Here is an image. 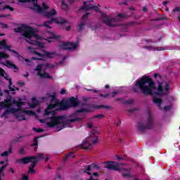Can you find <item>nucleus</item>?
Returning a JSON list of instances; mask_svg holds the SVG:
<instances>
[{
  "label": "nucleus",
  "mask_w": 180,
  "mask_h": 180,
  "mask_svg": "<svg viewBox=\"0 0 180 180\" xmlns=\"http://www.w3.org/2000/svg\"><path fill=\"white\" fill-rule=\"evenodd\" d=\"M40 160H44V154L38 153L36 156H28L16 160L18 164L26 165L31 162L29 168H34Z\"/></svg>",
  "instance_id": "3"
},
{
  "label": "nucleus",
  "mask_w": 180,
  "mask_h": 180,
  "mask_svg": "<svg viewBox=\"0 0 180 180\" xmlns=\"http://www.w3.org/2000/svg\"><path fill=\"white\" fill-rule=\"evenodd\" d=\"M32 53L35 54V56H38V57H41L42 58H44V53L41 54L36 51H32Z\"/></svg>",
  "instance_id": "39"
},
{
  "label": "nucleus",
  "mask_w": 180,
  "mask_h": 180,
  "mask_svg": "<svg viewBox=\"0 0 180 180\" xmlns=\"http://www.w3.org/2000/svg\"><path fill=\"white\" fill-rule=\"evenodd\" d=\"M36 106H37V103H30V108H31V109H34V108H36Z\"/></svg>",
  "instance_id": "57"
},
{
  "label": "nucleus",
  "mask_w": 180,
  "mask_h": 180,
  "mask_svg": "<svg viewBox=\"0 0 180 180\" xmlns=\"http://www.w3.org/2000/svg\"><path fill=\"white\" fill-rule=\"evenodd\" d=\"M83 6L82 7V9L84 11H91V9H94V5L93 4H89L86 5V1L83 2Z\"/></svg>",
  "instance_id": "21"
},
{
  "label": "nucleus",
  "mask_w": 180,
  "mask_h": 180,
  "mask_svg": "<svg viewBox=\"0 0 180 180\" xmlns=\"http://www.w3.org/2000/svg\"><path fill=\"white\" fill-rule=\"evenodd\" d=\"M157 90V92H155V95H158V96L165 95L166 92H169V84L166 82L164 88L162 82H159Z\"/></svg>",
  "instance_id": "12"
},
{
  "label": "nucleus",
  "mask_w": 180,
  "mask_h": 180,
  "mask_svg": "<svg viewBox=\"0 0 180 180\" xmlns=\"http://www.w3.org/2000/svg\"><path fill=\"white\" fill-rule=\"evenodd\" d=\"M62 50H75L78 47V44L74 42H63L60 46Z\"/></svg>",
  "instance_id": "15"
},
{
  "label": "nucleus",
  "mask_w": 180,
  "mask_h": 180,
  "mask_svg": "<svg viewBox=\"0 0 180 180\" xmlns=\"http://www.w3.org/2000/svg\"><path fill=\"white\" fill-rule=\"evenodd\" d=\"M61 8L63 9V11H68V4H65V1L64 0H62Z\"/></svg>",
  "instance_id": "30"
},
{
  "label": "nucleus",
  "mask_w": 180,
  "mask_h": 180,
  "mask_svg": "<svg viewBox=\"0 0 180 180\" xmlns=\"http://www.w3.org/2000/svg\"><path fill=\"white\" fill-rule=\"evenodd\" d=\"M44 57H47L48 58H54V56H56V52L44 51Z\"/></svg>",
  "instance_id": "26"
},
{
  "label": "nucleus",
  "mask_w": 180,
  "mask_h": 180,
  "mask_svg": "<svg viewBox=\"0 0 180 180\" xmlns=\"http://www.w3.org/2000/svg\"><path fill=\"white\" fill-rule=\"evenodd\" d=\"M48 96L49 98H51L50 101L51 103H56V102H60L57 101V94L56 92H53L52 95L48 94Z\"/></svg>",
  "instance_id": "20"
},
{
  "label": "nucleus",
  "mask_w": 180,
  "mask_h": 180,
  "mask_svg": "<svg viewBox=\"0 0 180 180\" xmlns=\"http://www.w3.org/2000/svg\"><path fill=\"white\" fill-rule=\"evenodd\" d=\"M103 117H105L103 114L96 115H94L93 117L90 118V120H92V119H103Z\"/></svg>",
  "instance_id": "35"
},
{
  "label": "nucleus",
  "mask_w": 180,
  "mask_h": 180,
  "mask_svg": "<svg viewBox=\"0 0 180 180\" xmlns=\"http://www.w3.org/2000/svg\"><path fill=\"white\" fill-rule=\"evenodd\" d=\"M98 143V136L95 135V132H91L90 136L83 141L82 143L79 145V148H84V150H89L92 148V145Z\"/></svg>",
  "instance_id": "4"
},
{
  "label": "nucleus",
  "mask_w": 180,
  "mask_h": 180,
  "mask_svg": "<svg viewBox=\"0 0 180 180\" xmlns=\"http://www.w3.org/2000/svg\"><path fill=\"white\" fill-rule=\"evenodd\" d=\"M2 58H9V55L5 53L4 52H0V60Z\"/></svg>",
  "instance_id": "37"
},
{
  "label": "nucleus",
  "mask_w": 180,
  "mask_h": 180,
  "mask_svg": "<svg viewBox=\"0 0 180 180\" xmlns=\"http://www.w3.org/2000/svg\"><path fill=\"white\" fill-rule=\"evenodd\" d=\"M32 130L36 133H43V131H44V129L36 127H34Z\"/></svg>",
  "instance_id": "41"
},
{
  "label": "nucleus",
  "mask_w": 180,
  "mask_h": 180,
  "mask_svg": "<svg viewBox=\"0 0 180 180\" xmlns=\"http://www.w3.org/2000/svg\"><path fill=\"white\" fill-rule=\"evenodd\" d=\"M18 1L21 4L32 2L33 6L30 7V9H31V11H34V12H38L39 13H41L43 11V8H41V7H40V6L37 4V2L39 1V0H18Z\"/></svg>",
  "instance_id": "13"
},
{
  "label": "nucleus",
  "mask_w": 180,
  "mask_h": 180,
  "mask_svg": "<svg viewBox=\"0 0 180 180\" xmlns=\"http://www.w3.org/2000/svg\"><path fill=\"white\" fill-rule=\"evenodd\" d=\"M122 176H123V178H131V174L130 173H122Z\"/></svg>",
  "instance_id": "46"
},
{
  "label": "nucleus",
  "mask_w": 180,
  "mask_h": 180,
  "mask_svg": "<svg viewBox=\"0 0 180 180\" xmlns=\"http://www.w3.org/2000/svg\"><path fill=\"white\" fill-rule=\"evenodd\" d=\"M134 25H140V23L134 21H131L129 22H127V24H124V26L126 27H131V26H134Z\"/></svg>",
  "instance_id": "29"
},
{
  "label": "nucleus",
  "mask_w": 180,
  "mask_h": 180,
  "mask_svg": "<svg viewBox=\"0 0 180 180\" xmlns=\"http://www.w3.org/2000/svg\"><path fill=\"white\" fill-rule=\"evenodd\" d=\"M28 174H36V170H34V169L29 168Z\"/></svg>",
  "instance_id": "49"
},
{
  "label": "nucleus",
  "mask_w": 180,
  "mask_h": 180,
  "mask_svg": "<svg viewBox=\"0 0 180 180\" xmlns=\"http://www.w3.org/2000/svg\"><path fill=\"white\" fill-rule=\"evenodd\" d=\"M51 34H52V36L50 37V39H55L56 40L61 39L60 35H55L54 34H53V32H51Z\"/></svg>",
  "instance_id": "40"
},
{
  "label": "nucleus",
  "mask_w": 180,
  "mask_h": 180,
  "mask_svg": "<svg viewBox=\"0 0 180 180\" xmlns=\"http://www.w3.org/2000/svg\"><path fill=\"white\" fill-rule=\"evenodd\" d=\"M173 12H180V7H176L174 10Z\"/></svg>",
  "instance_id": "63"
},
{
  "label": "nucleus",
  "mask_w": 180,
  "mask_h": 180,
  "mask_svg": "<svg viewBox=\"0 0 180 180\" xmlns=\"http://www.w3.org/2000/svg\"><path fill=\"white\" fill-rule=\"evenodd\" d=\"M22 180H29V176L27 175H22Z\"/></svg>",
  "instance_id": "64"
},
{
  "label": "nucleus",
  "mask_w": 180,
  "mask_h": 180,
  "mask_svg": "<svg viewBox=\"0 0 180 180\" xmlns=\"http://www.w3.org/2000/svg\"><path fill=\"white\" fill-rule=\"evenodd\" d=\"M91 108L93 109H110V106L105 105H92Z\"/></svg>",
  "instance_id": "24"
},
{
  "label": "nucleus",
  "mask_w": 180,
  "mask_h": 180,
  "mask_svg": "<svg viewBox=\"0 0 180 180\" xmlns=\"http://www.w3.org/2000/svg\"><path fill=\"white\" fill-rule=\"evenodd\" d=\"M67 94V90L62 89L60 91V95H65Z\"/></svg>",
  "instance_id": "61"
},
{
  "label": "nucleus",
  "mask_w": 180,
  "mask_h": 180,
  "mask_svg": "<svg viewBox=\"0 0 180 180\" xmlns=\"http://www.w3.org/2000/svg\"><path fill=\"white\" fill-rule=\"evenodd\" d=\"M55 65L51 63H41L37 65L34 71H47V70H53Z\"/></svg>",
  "instance_id": "14"
},
{
  "label": "nucleus",
  "mask_w": 180,
  "mask_h": 180,
  "mask_svg": "<svg viewBox=\"0 0 180 180\" xmlns=\"http://www.w3.org/2000/svg\"><path fill=\"white\" fill-rule=\"evenodd\" d=\"M100 96L101 98H108L109 97V94H100Z\"/></svg>",
  "instance_id": "60"
},
{
  "label": "nucleus",
  "mask_w": 180,
  "mask_h": 180,
  "mask_svg": "<svg viewBox=\"0 0 180 180\" xmlns=\"http://www.w3.org/2000/svg\"><path fill=\"white\" fill-rule=\"evenodd\" d=\"M4 10L5 9H8L9 11H11V12H13V11H15V8H13V7H11V6L9 5H6L4 8Z\"/></svg>",
  "instance_id": "44"
},
{
  "label": "nucleus",
  "mask_w": 180,
  "mask_h": 180,
  "mask_svg": "<svg viewBox=\"0 0 180 180\" xmlns=\"http://www.w3.org/2000/svg\"><path fill=\"white\" fill-rule=\"evenodd\" d=\"M1 157H8L9 155V153L8 151H4L0 154Z\"/></svg>",
  "instance_id": "48"
},
{
  "label": "nucleus",
  "mask_w": 180,
  "mask_h": 180,
  "mask_svg": "<svg viewBox=\"0 0 180 180\" xmlns=\"http://www.w3.org/2000/svg\"><path fill=\"white\" fill-rule=\"evenodd\" d=\"M55 23L57 25H64V23H67V20L63 18H55Z\"/></svg>",
  "instance_id": "27"
},
{
  "label": "nucleus",
  "mask_w": 180,
  "mask_h": 180,
  "mask_svg": "<svg viewBox=\"0 0 180 180\" xmlns=\"http://www.w3.org/2000/svg\"><path fill=\"white\" fill-rule=\"evenodd\" d=\"M8 154H12V153H13V146H12V145L8 148Z\"/></svg>",
  "instance_id": "51"
},
{
  "label": "nucleus",
  "mask_w": 180,
  "mask_h": 180,
  "mask_svg": "<svg viewBox=\"0 0 180 180\" xmlns=\"http://www.w3.org/2000/svg\"><path fill=\"white\" fill-rule=\"evenodd\" d=\"M15 117L16 119H18V120H20V122H22V120H26V117H25V116L20 114H16Z\"/></svg>",
  "instance_id": "34"
},
{
  "label": "nucleus",
  "mask_w": 180,
  "mask_h": 180,
  "mask_svg": "<svg viewBox=\"0 0 180 180\" xmlns=\"http://www.w3.org/2000/svg\"><path fill=\"white\" fill-rule=\"evenodd\" d=\"M13 31L15 33H22V32H23L22 33V37H25L24 39L27 43H29L30 44H38L39 47H41V42L34 41L32 40V37H35V39H40V36L36 34V31L33 27L29 25H22L20 27L14 28Z\"/></svg>",
  "instance_id": "2"
},
{
  "label": "nucleus",
  "mask_w": 180,
  "mask_h": 180,
  "mask_svg": "<svg viewBox=\"0 0 180 180\" xmlns=\"http://www.w3.org/2000/svg\"><path fill=\"white\" fill-rule=\"evenodd\" d=\"M37 71V75H38V77H40V78H46L47 79H53V77L50 76L49 75V73H47L45 71H43V70H36ZM41 71H43L44 74L41 73Z\"/></svg>",
  "instance_id": "16"
},
{
  "label": "nucleus",
  "mask_w": 180,
  "mask_h": 180,
  "mask_svg": "<svg viewBox=\"0 0 180 180\" xmlns=\"http://www.w3.org/2000/svg\"><path fill=\"white\" fill-rule=\"evenodd\" d=\"M84 112H91V110L88 109V108H81L77 110H76L75 112H74L72 114L70 115H63V116H66V119H65V123H75V122H79V120H82V118L81 117H77L75 118V117L77 116V114L78 113H84Z\"/></svg>",
  "instance_id": "6"
},
{
  "label": "nucleus",
  "mask_w": 180,
  "mask_h": 180,
  "mask_svg": "<svg viewBox=\"0 0 180 180\" xmlns=\"http://www.w3.org/2000/svg\"><path fill=\"white\" fill-rule=\"evenodd\" d=\"M6 167H8V165H4L1 167H0V173L3 172V171H5Z\"/></svg>",
  "instance_id": "50"
},
{
  "label": "nucleus",
  "mask_w": 180,
  "mask_h": 180,
  "mask_svg": "<svg viewBox=\"0 0 180 180\" xmlns=\"http://www.w3.org/2000/svg\"><path fill=\"white\" fill-rule=\"evenodd\" d=\"M60 103H61V101L56 102L54 104L50 103L49 105H48L46 109L44 110L45 116H48L49 115H51L52 116H55L56 115V111L51 110L52 109H56V108H57V106L59 107V108H56L57 111L64 110L61 108V105H60Z\"/></svg>",
  "instance_id": "10"
},
{
  "label": "nucleus",
  "mask_w": 180,
  "mask_h": 180,
  "mask_svg": "<svg viewBox=\"0 0 180 180\" xmlns=\"http://www.w3.org/2000/svg\"><path fill=\"white\" fill-rule=\"evenodd\" d=\"M18 109L11 108L9 106V105H8L7 107H6V110L3 113V115L6 116L8 113H15V112H18Z\"/></svg>",
  "instance_id": "17"
},
{
  "label": "nucleus",
  "mask_w": 180,
  "mask_h": 180,
  "mask_svg": "<svg viewBox=\"0 0 180 180\" xmlns=\"http://www.w3.org/2000/svg\"><path fill=\"white\" fill-rule=\"evenodd\" d=\"M24 137H27V136H20L19 137L15 138V139H14V141H20L19 139H23Z\"/></svg>",
  "instance_id": "54"
},
{
  "label": "nucleus",
  "mask_w": 180,
  "mask_h": 180,
  "mask_svg": "<svg viewBox=\"0 0 180 180\" xmlns=\"http://www.w3.org/2000/svg\"><path fill=\"white\" fill-rule=\"evenodd\" d=\"M122 18V19H126L127 18V15L122 13H119L117 17L110 18V17H105L103 20V22L107 25V26H109L110 27H115L117 26V22H119V18Z\"/></svg>",
  "instance_id": "9"
},
{
  "label": "nucleus",
  "mask_w": 180,
  "mask_h": 180,
  "mask_svg": "<svg viewBox=\"0 0 180 180\" xmlns=\"http://www.w3.org/2000/svg\"><path fill=\"white\" fill-rule=\"evenodd\" d=\"M15 103L16 104V106L18 108V109H20L22 105H25V102L23 101H15Z\"/></svg>",
  "instance_id": "38"
},
{
  "label": "nucleus",
  "mask_w": 180,
  "mask_h": 180,
  "mask_svg": "<svg viewBox=\"0 0 180 180\" xmlns=\"http://www.w3.org/2000/svg\"><path fill=\"white\" fill-rule=\"evenodd\" d=\"M143 49H146V50H158V51H161V48H157L155 49V47L154 46H143Z\"/></svg>",
  "instance_id": "32"
},
{
  "label": "nucleus",
  "mask_w": 180,
  "mask_h": 180,
  "mask_svg": "<svg viewBox=\"0 0 180 180\" xmlns=\"http://www.w3.org/2000/svg\"><path fill=\"white\" fill-rule=\"evenodd\" d=\"M89 15V13H86L84 15H82V19H83V20L86 19Z\"/></svg>",
  "instance_id": "59"
},
{
  "label": "nucleus",
  "mask_w": 180,
  "mask_h": 180,
  "mask_svg": "<svg viewBox=\"0 0 180 180\" xmlns=\"http://www.w3.org/2000/svg\"><path fill=\"white\" fill-rule=\"evenodd\" d=\"M164 110H165V112H167V110H169L171 109V105H166L164 107Z\"/></svg>",
  "instance_id": "58"
},
{
  "label": "nucleus",
  "mask_w": 180,
  "mask_h": 180,
  "mask_svg": "<svg viewBox=\"0 0 180 180\" xmlns=\"http://www.w3.org/2000/svg\"><path fill=\"white\" fill-rule=\"evenodd\" d=\"M5 46H6V41L5 40L0 41V47H1V49H4Z\"/></svg>",
  "instance_id": "47"
},
{
  "label": "nucleus",
  "mask_w": 180,
  "mask_h": 180,
  "mask_svg": "<svg viewBox=\"0 0 180 180\" xmlns=\"http://www.w3.org/2000/svg\"><path fill=\"white\" fill-rule=\"evenodd\" d=\"M85 169L84 170V174H87L88 175L92 176V173L89 172L91 171V166L90 165H86L85 166Z\"/></svg>",
  "instance_id": "31"
},
{
  "label": "nucleus",
  "mask_w": 180,
  "mask_h": 180,
  "mask_svg": "<svg viewBox=\"0 0 180 180\" xmlns=\"http://www.w3.org/2000/svg\"><path fill=\"white\" fill-rule=\"evenodd\" d=\"M11 102V99L7 98L5 102L2 101L0 103V109H6V108H8V103Z\"/></svg>",
  "instance_id": "25"
},
{
  "label": "nucleus",
  "mask_w": 180,
  "mask_h": 180,
  "mask_svg": "<svg viewBox=\"0 0 180 180\" xmlns=\"http://www.w3.org/2000/svg\"><path fill=\"white\" fill-rule=\"evenodd\" d=\"M25 113H26V115H28L29 116H34L36 115V112L32 110H25Z\"/></svg>",
  "instance_id": "42"
},
{
  "label": "nucleus",
  "mask_w": 180,
  "mask_h": 180,
  "mask_svg": "<svg viewBox=\"0 0 180 180\" xmlns=\"http://www.w3.org/2000/svg\"><path fill=\"white\" fill-rule=\"evenodd\" d=\"M53 22H56V18H52L49 20L44 21V26H45V27H48V29H51L50 25H52Z\"/></svg>",
  "instance_id": "22"
},
{
  "label": "nucleus",
  "mask_w": 180,
  "mask_h": 180,
  "mask_svg": "<svg viewBox=\"0 0 180 180\" xmlns=\"http://www.w3.org/2000/svg\"><path fill=\"white\" fill-rule=\"evenodd\" d=\"M123 165V164L116 163V162L110 161L105 162V168L107 169H112V171H130V169L126 167H119V165Z\"/></svg>",
  "instance_id": "11"
},
{
  "label": "nucleus",
  "mask_w": 180,
  "mask_h": 180,
  "mask_svg": "<svg viewBox=\"0 0 180 180\" xmlns=\"http://www.w3.org/2000/svg\"><path fill=\"white\" fill-rule=\"evenodd\" d=\"M39 138H37V137H35L34 139V143L32 144V146H37V144H38V139Z\"/></svg>",
  "instance_id": "55"
},
{
  "label": "nucleus",
  "mask_w": 180,
  "mask_h": 180,
  "mask_svg": "<svg viewBox=\"0 0 180 180\" xmlns=\"http://www.w3.org/2000/svg\"><path fill=\"white\" fill-rule=\"evenodd\" d=\"M156 88L155 83L150 76H143L135 81L132 91L135 94H140L141 91L143 95H153V91Z\"/></svg>",
  "instance_id": "1"
},
{
  "label": "nucleus",
  "mask_w": 180,
  "mask_h": 180,
  "mask_svg": "<svg viewBox=\"0 0 180 180\" xmlns=\"http://www.w3.org/2000/svg\"><path fill=\"white\" fill-rule=\"evenodd\" d=\"M8 83H9V84H8V88L9 91H11V92H15V89L12 87V85H13V83L12 82V79H10L8 80Z\"/></svg>",
  "instance_id": "33"
},
{
  "label": "nucleus",
  "mask_w": 180,
  "mask_h": 180,
  "mask_svg": "<svg viewBox=\"0 0 180 180\" xmlns=\"http://www.w3.org/2000/svg\"><path fill=\"white\" fill-rule=\"evenodd\" d=\"M153 103H155V105H157L158 109H160V110H162V108H161V105H162V99L158 98L157 97H154Z\"/></svg>",
  "instance_id": "18"
},
{
  "label": "nucleus",
  "mask_w": 180,
  "mask_h": 180,
  "mask_svg": "<svg viewBox=\"0 0 180 180\" xmlns=\"http://www.w3.org/2000/svg\"><path fill=\"white\" fill-rule=\"evenodd\" d=\"M65 119H67V116L65 115H59V116H54L52 115L50 117V122H47L46 124L48 127L53 129L55 126H58V124H63L65 122Z\"/></svg>",
  "instance_id": "8"
},
{
  "label": "nucleus",
  "mask_w": 180,
  "mask_h": 180,
  "mask_svg": "<svg viewBox=\"0 0 180 180\" xmlns=\"http://www.w3.org/2000/svg\"><path fill=\"white\" fill-rule=\"evenodd\" d=\"M90 166V168H94V169H96V171H99V167L98 165L95 164V163H93L91 164Z\"/></svg>",
  "instance_id": "43"
},
{
  "label": "nucleus",
  "mask_w": 180,
  "mask_h": 180,
  "mask_svg": "<svg viewBox=\"0 0 180 180\" xmlns=\"http://www.w3.org/2000/svg\"><path fill=\"white\" fill-rule=\"evenodd\" d=\"M59 105H60L61 108L63 109V110H68L70 108H77V106H79V105H81V101H77L75 97H71L66 101H61Z\"/></svg>",
  "instance_id": "7"
},
{
  "label": "nucleus",
  "mask_w": 180,
  "mask_h": 180,
  "mask_svg": "<svg viewBox=\"0 0 180 180\" xmlns=\"http://www.w3.org/2000/svg\"><path fill=\"white\" fill-rule=\"evenodd\" d=\"M133 102H134V101H133L132 99H129V100H127V101H124L123 103L124 105H131V103H133Z\"/></svg>",
  "instance_id": "45"
},
{
  "label": "nucleus",
  "mask_w": 180,
  "mask_h": 180,
  "mask_svg": "<svg viewBox=\"0 0 180 180\" xmlns=\"http://www.w3.org/2000/svg\"><path fill=\"white\" fill-rule=\"evenodd\" d=\"M84 26H85V23L82 22L78 25V32L79 33H81V32H82V30H84Z\"/></svg>",
  "instance_id": "36"
},
{
  "label": "nucleus",
  "mask_w": 180,
  "mask_h": 180,
  "mask_svg": "<svg viewBox=\"0 0 180 180\" xmlns=\"http://www.w3.org/2000/svg\"><path fill=\"white\" fill-rule=\"evenodd\" d=\"M69 157H72V158H75V155H74V153L70 152L68 153L64 158H63V161L65 162L67 160H68Z\"/></svg>",
  "instance_id": "28"
},
{
  "label": "nucleus",
  "mask_w": 180,
  "mask_h": 180,
  "mask_svg": "<svg viewBox=\"0 0 180 180\" xmlns=\"http://www.w3.org/2000/svg\"><path fill=\"white\" fill-rule=\"evenodd\" d=\"M6 67H8V68H12L13 70H18V66L16 65L13 64L12 62L10 60H6V64H4Z\"/></svg>",
  "instance_id": "23"
},
{
  "label": "nucleus",
  "mask_w": 180,
  "mask_h": 180,
  "mask_svg": "<svg viewBox=\"0 0 180 180\" xmlns=\"http://www.w3.org/2000/svg\"><path fill=\"white\" fill-rule=\"evenodd\" d=\"M0 75L1 77H5V70L1 68H0Z\"/></svg>",
  "instance_id": "52"
},
{
  "label": "nucleus",
  "mask_w": 180,
  "mask_h": 180,
  "mask_svg": "<svg viewBox=\"0 0 180 180\" xmlns=\"http://www.w3.org/2000/svg\"><path fill=\"white\" fill-rule=\"evenodd\" d=\"M42 6H43V9H44L45 11H47V9H49V6H47L46 3L44 2L42 3Z\"/></svg>",
  "instance_id": "56"
},
{
  "label": "nucleus",
  "mask_w": 180,
  "mask_h": 180,
  "mask_svg": "<svg viewBox=\"0 0 180 180\" xmlns=\"http://www.w3.org/2000/svg\"><path fill=\"white\" fill-rule=\"evenodd\" d=\"M19 154H25V148H21L20 149Z\"/></svg>",
  "instance_id": "62"
},
{
  "label": "nucleus",
  "mask_w": 180,
  "mask_h": 180,
  "mask_svg": "<svg viewBox=\"0 0 180 180\" xmlns=\"http://www.w3.org/2000/svg\"><path fill=\"white\" fill-rule=\"evenodd\" d=\"M56 14H57V11L54 8H52L51 11L44 12V15L46 18H51L53 16H56Z\"/></svg>",
  "instance_id": "19"
},
{
  "label": "nucleus",
  "mask_w": 180,
  "mask_h": 180,
  "mask_svg": "<svg viewBox=\"0 0 180 180\" xmlns=\"http://www.w3.org/2000/svg\"><path fill=\"white\" fill-rule=\"evenodd\" d=\"M31 60H37V61H41V60H43V58H37V57L33 56L31 58Z\"/></svg>",
  "instance_id": "53"
},
{
  "label": "nucleus",
  "mask_w": 180,
  "mask_h": 180,
  "mask_svg": "<svg viewBox=\"0 0 180 180\" xmlns=\"http://www.w3.org/2000/svg\"><path fill=\"white\" fill-rule=\"evenodd\" d=\"M154 129V120L153 119V114L151 110H148V122L145 125L144 124H138V131L139 133H144L146 130Z\"/></svg>",
  "instance_id": "5"
}]
</instances>
